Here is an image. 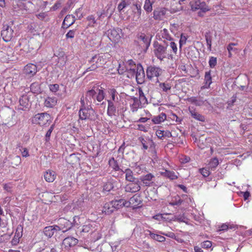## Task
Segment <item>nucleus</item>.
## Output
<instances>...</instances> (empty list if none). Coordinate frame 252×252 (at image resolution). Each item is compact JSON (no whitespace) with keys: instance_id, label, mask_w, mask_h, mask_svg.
<instances>
[{"instance_id":"59","label":"nucleus","mask_w":252,"mask_h":252,"mask_svg":"<svg viewBox=\"0 0 252 252\" xmlns=\"http://www.w3.org/2000/svg\"><path fill=\"white\" fill-rule=\"evenodd\" d=\"M76 32V30H69L66 34L65 37L66 38H74Z\"/></svg>"},{"instance_id":"38","label":"nucleus","mask_w":252,"mask_h":252,"mask_svg":"<svg viewBox=\"0 0 252 252\" xmlns=\"http://www.w3.org/2000/svg\"><path fill=\"white\" fill-rule=\"evenodd\" d=\"M138 40L142 41L145 45L146 48H148L150 44V39L145 34L141 33L138 37Z\"/></svg>"},{"instance_id":"13","label":"nucleus","mask_w":252,"mask_h":252,"mask_svg":"<svg viewBox=\"0 0 252 252\" xmlns=\"http://www.w3.org/2000/svg\"><path fill=\"white\" fill-rule=\"evenodd\" d=\"M78 243V239L73 237H67L64 239L62 243V247L66 250H69Z\"/></svg>"},{"instance_id":"44","label":"nucleus","mask_w":252,"mask_h":252,"mask_svg":"<svg viewBox=\"0 0 252 252\" xmlns=\"http://www.w3.org/2000/svg\"><path fill=\"white\" fill-rule=\"evenodd\" d=\"M238 44L237 43H230L227 46V50L228 52V57L231 58L232 57V52H236L237 51V48H234V46H237Z\"/></svg>"},{"instance_id":"14","label":"nucleus","mask_w":252,"mask_h":252,"mask_svg":"<svg viewBox=\"0 0 252 252\" xmlns=\"http://www.w3.org/2000/svg\"><path fill=\"white\" fill-rule=\"evenodd\" d=\"M134 77H135L136 81L139 84H142L145 81L144 71L142 66L140 63L137 64V70Z\"/></svg>"},{"instance_id":"36","label":"nucleus","mask_w":252,"mask_h":252,"mask_svg":"<svg viewBox=\"0 0 252 252\" xmlns=\"http://www.w3.org/2000/svg\"><path fill=\"white\" fill-rule=\"evenodd\" d=\"M32 1L36 5L37 10L44 9L47 4V1L42 0H32Z\"/></svg>"},{"instance_id":"53","label":"nucleus","mask_w":252,"mask_h":252,"mask_svg":"<svg viewBox=\"0 0 252 252\" xmlns=\"http://www.w3.org/2000/svg\"><path fill=\"white\" fill-rule=\"evenodd\" d=\"M199 172L203 175V177H206L209 176L210 172L206 168H203L199 169Z\"/></svg>"},{"instance_id":"29","label":"nucleus","mask_w":252,"mask_h":252,"mask_svg":"<svg viewBox=\"0 0 252 252\" xmlns=\"http://www.w3.org/2000/svg\"><path fill=\"white\" fill-rule=\"evenodd\" d=\"M44 177L46 182H53L56 178V174L54 171L48 170L44 173Z\"/></svg>"},{"instance_id":"39","label":"nucleus","mask_w":252,"mask_h":252,"mask_svg":"<svg viewBox=\"0 0 252 252\" xmlns=\"http://www.w3.org/2000/svg\"><path fill=\"white\" fill-rule=\"evenodd\" d=\"M182 202L183 200L181 199L180 197L178 195H176L172 197L169 204L171 206H179L181 205Z\"/></svg>"},{"instance_id":"3","label":"nucleus","mask_w":252,"mask_h":252,"mask_svg":"<svg viewBox=\"0 0 252 252\" xmlns=\"http://www.w3.org/2000/svg\"><path fill=\"white\" fill-rule=\"evenodd\" d=\"M104 98V93L102 88L94 87L86 93L84 99L88 105H92L93 104L98 105Z\"/></svg>"},{"instance_id":"54","label":"nucleus","mask_w":252,"mask_h":252,"mask_svg":"<svg viewBox=\"0 0 252 252\" xmlns=\"http://www.w3.org/2000/svg\"><path fill=\"white\" fill-rule=\"evenodd\" d=\"M50 91L53 93H56L59 89V85L57 84H51L49 86Z\"/></svg>"},{"instance_id":"33","label":"nucleus","mask_w":252,"mask_h":252,"mask_svg":"<svg viewBox=\"0 0 252 252\" xmlns=\"http://www.w3.org/2000/svg\"><path fill=\"white\" fill-rule=\"evenodd\" d=\"M189 111L191 115V116L195 119L204 122L205 121V117L204 116L201 114L197 113L195 111V110L193 109L189 108Z\"/></svg>"},{"instance_id":"28","label":"nucleus","mask_w":252,"mask_h":252,"mask_svg":"<svg viewBox=\"0 0 252 252\" xmlns=\"http://www.w3.org/2000/svg\"><path fill=\"white\" fill-rule=\"evenodd\" d=\"M145 235H150L152 239L160 242H164L165 240V238L164 236L152 233L149 230L145 231Z\"/></svg>"},{"instance_id":"61","label":"nucleus","mask_w":252,"mask_h":252,"mask_svg":"<svg viewBox=\"0 0 252 252\" xmlns=\"http://www.w3.org/2000/svg\"><path fill=\"white\" fill-rule=\"evenodd\" d=\"M20 151L23 157L27 158L29 156V151L26 148L21 147Z\"/></svg>"},{"instance_id":"27","label":"nucleus","mask_w":252,"mask_h":252,"mask_svg":"<svg viewBox=\"0 0 252 252\" xmlns=\"http://www.w3.org/2000/svg\"><path fill=\"white\" fill-rule=\"evenodd\" d=\"M154 178V176L152 174L149 173L146 175L141 176L140 179L146 186L149 187L152 183V180Z\"/></svg>"},{"instance_id":"43","label":"nucleus","mask_w":252,"mask_h":252,"mask_svg":"<svg viewBox=\"0 0 252 252\" xmlns=\"http://www.w3.org/2000/svg\"><path fill=\"white\" fill-rule=\"evenodd\" d=\"M31 91L34 94H38L40 92V87L39 83L34 82L30 86Z\"/></svg>"},{"instance_id":"8","label":"nucleus","mask_w":252,"mask_h":252,"mask_svg":"<svg viewBox=\"0 0 252 252\" xmlns=\"http://www.w3.org/2000/svg\"><path fill=\"white\" fill-rule=\"evenodd\" d=\"M51 119V116L47 113H41L36 114L33 118V123L38 124L41 126H45L47 124H49Z\"/></svg>"},{"instance_id":"42","label":"nucleus","mask_w":252,"mask_h":252,"mask_svg":"<svg viewBox=\"0 0 252 252\" xmlns=\"http://www.w3.org/2000/svg\"><path fill=\"white\" fill-rule=\"evenodd\" d=\"M109 164L110 166L114 170H115L116 171H121V170H123L122 169L120 168L117 161L115 160L113 158L109 160Z\"/></svg>"},{"instance_id":"50","label":"nucleus","mask_w":252,"mask_h":252,"mask_svg":"<svg viewBox=\"0 0 252 252\" xmlns=\"http://www.w3.org/2000/svg\"><path fill=\"white\" fill-rule=\"evenodd\" d=\"M159 86L163 92H167L168 91L171 89V86L168 83H160L159 84Z\"/></svg>"},{"instance_id":"23","label":"nucleus","mask_w":252,"mask_h":252,"mask_svg":"<svg viewBox=\"0 0 252 252\" xmlns=\"http://www.w3.org/2000/svg\"><path fill=\"white\" fill-rule=\"evenodd\" d=\"M75 16L67 15L63 22L62 27L64 28H68L75 23Z\"/></svg>"},{"instance_id":"10","label":"nucleus","mask_w":252,"mask_h":252,"mask_svg":"<svg viewBox=\"0 0 252 252\" xmlns=\"http://www.w3.org/2000/svg\"><path fill=\"white\" fill-rule=\"evenodd\" d=\"M14 31L7 25H3L1 32V36L5 42L10 41L13 37Z\"/></svg>"},{"instance_id":"31","label":"nucleus","mask_w":252,"mask_h":252,"mask_svg":"<svg viewBox=\"0 0 252 252\" xmlns=\"http://www.w3.org/2000/svg\"><path fill=\"white\" fill-rule=\"evenodd\" d=\"M111 202L114 211L119 209L124 206H126V201L124 199L112 200Z\"/></svg>"},{"instance_id":"1","label":"nucleus","mask_w":252,"mask_h":252,"mask_svg":"<svg viewBox=\"0 0 252 252\" xmlns=\"http://www.w3.org/2000/svg\"><path fill=\"white\" fill-rule=\"evenodd\" d=\"M108 97L107 99L108 107L107 113L109 116L113 117L116 114H121L126 110V104L114 88H109L107 90Z\"/></svg>"},{"instance_id":"7","label":"nucleus","mask_w":252,"mask_h":252,"mask_svg":"<svg viewBox=\"0 0 252 252\" xmlns=\"http://www.w3.org/2000/svg\"><path fill=\"white\" fill-rule=\"evenodd\" d=\"M162 73V69L155 66H150L147 67L146 70V75L147 78L150 80H154L156 82H158V77Z\"/></svg>"},{"instance_id":"18","label":"nucleus","mask_w":252,"mask_h":252,"mask_svg":"<svg viewBox=\"0 0 252 252\" xmlns=\"http://www.w3.org/2000/svg\"><path fill=\"white\" fill-rule=\"evenodd\" d=\"M140 197L136 194L131 197L128 201H126V207H137L141 203Z\"/></svg>"},{"instance_id":"22","label":"nucleus","mask_w":252,"mask_h":252,"mask_svg":"<svg viewBox=\"0 0 252 252\" xmlns=\"http://www.w3.org/2000/svg\"><path fill=\"white\" fill-rule=\"evenodd\" d=\"M58 99L55 96H47L44 99V105L47 108H53L57 103Z\"/></svg>"},{"instance_id":"15","label":"nucleus","mask_w":252,"mask_h":252,"mask_svg":"<svg viewBox=\"0 0 252 252\" xmlns=\"http://www.w3.org/2000/svg\"><path fill=\"white\" fill-rule=\"evenodd\" d=\"M138 141L142 144V149L146 150L149 148H152L154 146L153 140L148 136H140L138 138Z\"/></svg>"},{"instance_id":"58","label":"nucleus","mask_w":252,"mask_h":252,"mask_svg":"<svg viewBox=\"0 0 252 252\" xmlns=\"http://www.w3.org/2000/svg\"><path fill=\"white\" fill-rule=\"evenodd\" d=\"M144 168L145 167L143 165H137V164H136L135 165V170L137 173L138 174H141L143 170L144 169Z\"/></svg>"},{"instance_id":"2","label":"nucleus","mask_w":252,"mask_h":252,"mask_svg":"<svg viewBox=\"0 0 252 252\" xmlns=\"http://www.w3.org/2000/svg\"><path fill=\"white\" fill-rule=\"evenodd\" d=\"M110 58V55L107 53L94 56L88 61V65L90 66L86 69L84 74L88 71H94L97 68H105V65L108 62Z\"/></svg>"},{"instance_id":"57","label":"nucleus","mask_w":252,"mask_h":252,"mask_svg":"<svg viewBox=\"0 0 252 252\" xmlns=\"http://www.w3.org/2000/svg\"><path fill=\"white\" fill-rule=\"evenodd\" d=\"M92 226L90 224L84 225L83 226L82 232L87 233L92 231Z\"/></svg>"},{"instance_id":"12","label":"nucleus","mask_w":252,"mask_h":252,"mask_svg":"<svg viewBox=\"0 0 252 252\" xmlns=\"http://www.w3.org/2000/svg\"><path fill=\"white\" fill-rule=\"evenodd\" d=\"M108 37L113 42H118L121 39V30L111 29L108 31Z\"/></svg>"},{"instance_id":"20","label":"nucleus","mask_w":252,"mask_h":252,"mask_svg":"<svg viewBox=\"0 0 252 252\" xmlns=\"http://www.w3.org/2000/svg\"><path fill=\"white\" fill-rule=\"evenodd\" d=\"M166 13L164 8H158L155 9L153 12V18L156 20H161Z\"/></svg>"},{"instance_id":"26","label":"nucleus","mask_w":252,"mask_h":252,"mask_svg":"<svg viewBox=\"0 0 252 252\" xmlns=\"http://www.w3.org/2000/svg\"><path fill=\"white\" fill-rule=\"evenodd\" d=\"M131 99L132 100L133 102L130 104V110L132 112H136L138 109L140 107L141 102L138 99V97L135 96H131Z\"/></svg>"},{"instance_id":"34","label":"nucleus","mask_w":252,"mask_h":252,"mask_svg":"<svg viewBox=\"0 0 252 252\" xmlns=\"http://www.w3.org/2000/svg\"><path fill=\"white\" fill-rule=\"evenodd\" d=\"M114 211V210L111 201L104 204L102 209L103 213H104L105 214L109 215Z\"/></svg>"},{"instance_id":"35","label":"nucleus","mask_w":252,"mask_h":252,"mask_svg":"<svg viewBox=\"0 0 252 252\" xmlns=\"http://www.w3.org/2000/svg\"><path fill=\"white\" fill-rule=\"evenodd\" d=\"M133 5L135 6V8L133 9L135 15L134 17L136 18L135 21H138L140 19L141 15L142 10L141 5L138 3L134 4Z\"/></svg>"},{"instance_id":"4","label":"nucleus","mask_w":252,"mask_h":252,"mask_svg":"<svg viewBox=\"0 0 252 252\" xmlns=\"http://www.w3.org/2000/svg\"><path fill=\"white\" fill-rule=\"evenodd\" d=\"M80 102L81 105L79 111V119L94 121L97 118V115L91 105H88V103L85 102L84 96L81 97Z\"/></svg>"},{"instance_id":"46","label":"nucleus","mask_w":252,"mask_h":252,"mask_svg":"<svg viewBox=\"0 0 252 252\" xmlns=\"http://www.w3.org/2000/svg\"><path fill=\"white\" fill-rule=\"evenodd\" d=\"M139 98L140 102L141 103L146 104L147 103V99L146 98L142 90L139 88L138 89Z\"/></svg>"},{"instance_id":"52","label":"nucleus","mask_w":252,"mask_h":252,"mask_svg":"<svg viewBox=\"0 0 252 252\" xmlns=\"http://www.w3.org/2000/svg\"><path fill=\"white\" fill-rule=\"evenodd\" d=\"M82 8L83 7L82 6L77 9L74 13L75 16L78 19H81L83 17V13L82 12Z\"/></svg>"},{"instance_id":"32","label":"nucleus","mask_w":252,"mask_h":252,"mask_svg":"<svg viewBox=\"0 0 252 252\" xmlns=\"http://www.w3.org/2000/svg\"><path fill=\"white\" fill-rule=\"evenodd\" d=\"M121 171L126 174V180L130 182H134L135 177L133 176V172L129 168H126L125 170H121Z\"/></svg>"},{"instance_id":"19","label":"nucleus","mask_w":252,"mask_h":252,"mask_svg":"<svg viewBox=\"0 0 252 252\" xmlns=\"http://www.w3.org/2000/svg\"><path fill=\"white\" fill-rule=\"evenodd\" d=\"M29 97L27 95H23L19 99V110L25 111L29 108Z\"/></svg>"},{"instance_id":"5","label":"nucleus","mask_w":252,"mask_h":252,"mask_svg":"<svg viewBox=\"0 0 252 252\" xmlns=\"http://www.w3.org/2000/svg\"><path fill=\"white\" fill-rule=\"evenodd\" d=\"M137 70V65L131 60H128L125 66L124 65L119 64L118 71L119 74L126 73V76L129 78L134 77Z\"/></svg>"},{"instance_id":"16","label":"nucleus","mask_w":252,"mask_h":252,"mask_svg":"<svg viewBox=\"0 0 252 252\" xmlns=\"http://www.w3.org/2000/svg\"><path fill=\"white\" fill-rule=\"evenodd\" d=\"M125 191L127 192L135 193L139 191L141 189L140 182L137 181L126 185L125 188Z\"/></svg>"},{"instance_id":"11","label":"nucleus","mask_w":252,"mask_h":252,"mask_svg":"<svg viewBox=\"0 0 252 252\" xmlns=\"http://www.w3.org/2000/svg\"><path fill=\"white\" fill-rule=\"evenodd\" d=\"M58 231H62L65 232L72 227V223L71 221L66 219L61 218L58 220Z\"/></svg>"},{"instance_id":"40","label":"nucleus","mask_w":252,"mask_h":252,"mask_svg":"<svg viewBox=\"0 0 252 252\" xmlns=\"http://www.w3.org/2000/svg\"><path fill=\"white\" fill-rule=\"evenodd\" d=\"M154 1H151V0H145L143 8L144 10L148 13L151 12L153 10V4Z\"/></svg>"},{"instance_id":"56","label":"nucleus","mask_w":252,"mask_h":252,"mask_svg":"<svg viewBox=\"0 0 252 252\" xmlns=\"http://www.w3.org/2000/svg\"><path fill=\"white\" fill-rule=\"evenodd\" d=\"M187 37L183 34L181 35L180 39L179 40V48L181 49L182 46L186 44L187 41Z\"/></svg>"},{"instance_id":"30","label":"nucleus","mask_w":252,"mask_h":252,"mask_svg":"<svg viewBox=\"0 0 252 252\" xmlns=\"http://www.w3.org/2000/svg\"><path fill=\"white\" fill-rule=\"evenodd\" d=\"M188 101L196 106H200L204 105L206 100H204L202 97H191L188 98Z\"/></svg>"},{"instance_id":"55","label":"nucleus","mask_w":252,"mask_h":252,"mask_svg":"<svg viewBox=\"0 0 252 252\" xmlns=\"http://www.w3.org/2000/svg\"><path fill=\"white\" fill-rule=\"evenodd\" d=\"M54 125H52L50 128L48 129V130L47 131L46 135H45V141H48L50 139V137L51 134V133L54 129Z\"/></svg>"},{"instance_id":"45","label":"nucleus","mask_w":252,"mask_h":252,"mask_svg":"<svg viewBox=\"0 0 252 252\" xmlns=\"http://www.w3.org/2000/svg\"><path fill=\"white\" fill-rule=\"evenodd\" d=\"M162 174L167 178L171 180H175L178 178V176L175 174L174 171L166 170Z\"/></svg>"},{"instance_id":"48","label":"nucleus","mask_w":252,"mask_h":252,"mask_svg":"<svg viewBox=\"0 0 252 252\" xmlns=\"http://www.w3.org/2000/svg\"><path fill=\"white\" fill-rule=\"evenodd\" d=\"M219 164V160L217 158H213L209 163V167L212 170H214Z\"/></svg>"},{"instance_id":"9","label":"nucleus","mask_w":252,"mask_h":252,"mask_svg":"<svg viewBox=\"0 0 252 252\" xmlns=\"http://www.w3.org/2000/svg\"><path fill=\"white\" fill-rule=\"evenodd\" d=\"M190 5L191 9L193 11L200 9L201 12L205 13L210 10L206 2L205 1H201L200 0H192L190 1Z\"/></svg>"},{"instance_id":"60","label":"nucleus","mask_w":252,"mask_h":252,"mask_svg":"<svg viewBox=\"0 0 252 252\" xmlns=\"http://www.w3.org/2000/svg\"><path fill=\"white\" fill-rule=\"evenodd\" d=\"M127 5L126 2L124 0L118 4V9L120 12H121Z\"/></svg>"},{"instance_id":"47","label":"nucleus","mask_w":252,"mask_h":252,"mask_svg":"<svg viewBox=\"0 0 252 252\" xmlns=\"http://www.w3.org/2000/svg\"><path fill=\"white\" fill-rule=\"evenodd\" d=\"M161 35L163 38H165L166 40L169 41H171L172 40L168 30L166 29H164L161 31Z\"/></svg>"},{"instance_id":"62","label":"nucleus","mask_w":252,"mask_h":252,"mask_svg":"<svg viewBox=\"0 0 252 252\" xmlns=\"http://www.w3.org/2000/svg\"><path fill=\"white\" fill-rule=\"evenodd\" d=\"M171 48L172 49V51L174 54H177L178 48L177 44L173 41H171L169 44Z\"/></svg>"},{"instance_id":"24","label":"nucleus","mask_w":252,"mask_h":252,"mask_svg":"<svg viewBox=\"0 0 252 252\" xmlns=\"http://www.w3.org/2000/svg\"><path fill=\"white\" fill-rule=\"evenodd\" d=\"M58 229L57 225L48 226L44 228L43 232L47 237L51 238L55 232L59 231Z\"/></svg>"},{"instance_id":"6","label":"nucleus","mask_w":252,"mask_h":252,"mask_svg":"<svg viewBox=\"0 0 252 252\" xmlns=\"http://www.w3.org/2000/svg\"><path fill=\"white\" fill-rule=\"evenodd\" d=\"M154 52L155 56L160 61H163L167 56V46L161 45L158 41L153 44Z\"/></svg>"},{"instance_id":"51","label":"nucleus","mask_w":252,"mask_h":252,"mask_svg":"<svg viewBox=\"0 0 252 252\" xmlns=\"http://www.w3.org/2000/svg\"><path fill=\"white\" fill-rule=\"evenodd\" d=\"M217 58L211 57L209 61V66L211 68H214L217 64Z\"/></svg>"},{"instance_id":"17","label":"nucleus","mask_w":252,"mask_h":252,"mask_svg":"<svg viewBox=\"0 0 252 252\" xmlns=\"http://www.w3.org/2000/svg\"><path fill=\"white\" fill-rule=\"evenodd\" d=\"M37 71V66L33 63L27 64L24 69V73L29 77L33 76Z\"/></svg>"},{"instance_id":"49","label":"nucleus","mask_w":252,"mask_h":252,"mask_svg":"<svg viewBox=\"0 0 252 252\" xmlns=\"http://www.w3.org/2000/svg\"><path fill=\"white\" fill-rule=\"evenodd\" d=\"M87 20L89 21L88 26L91 27H94V24L96 23V21L95 19L94 16L90 15L87 17Z\"/></svg>"},{"instance_id":"37","label":"nucleus","mask_w":252,"mask_h":252,"mask_svg":"<svg viewBox=\"0 0 252 252\" xmlns=\"http://www.w3.org/2000/svg\"><path fill=\"white\" fill-rule=\"evenodd\" d=\"M205 38L208 46V49L209 51H211L212 36L211 32L210 31H208L205 33Z\"/></svg>"},{"instance_id":"64","label":"nucleus","mask_w":252,"mask_h":252,"mask_svg":"<svg viewBox=\"0 0 252 252\" xmlns=\"http://www.w3.org/2000/svg\"><path fill=\"white\" fill-rule=\"evenodd\" d=\"M212 246V242L210 241H206L202 243V247L204 248H209Z\"/></svg>"},{"instance_id":"25","label":"nucleus","mask_w":252,"mask_h":252,"mask_svg":"<svg viewBox=\"0 0 252 252\" xmlns=\"http://www.w3.org/2000/svg\"><path fill=\"white\" fill-rule=\"evenodd\" d=\"M22 230L23 228L21 225L18 226L15 235L11 241L12 245H16L19 242L20 239L22 236Z\"/></svg>"},{"instance_id":"63","label":"nucleus","mask_w":252,"mask_h":252,"mask_svg":"<svg viewBox=\"0 0 252 252\" xmlns=\"http://www.w3.org/2000/svg\"><path fill=\"white\" fill-rule=\"evenodd\" d=\"M47 15L46 12H42L37 14L36 17L40 20H43L46 17Z\"/></svg>"},{"instance_id":"41","label":"nucleus","mask_w":252,"mask_h":252,"mask_svg":"<svg viewBox=\"0 0 252 252\" xmlns=\"http://www.w3.org/2000/svg\"><path fill=\"white\" fill-rule=\"evenodd\" d=\"M166 119V115L163 113H161L157 117L153 119V122L156 124H158L163 122Z\"/></svg>"},{"instance_id":"21","label":"nucleus","mask_w":252,"mask_h":252,"mask_svg":"<svg viewBox=\"0 0 252 252\" xmlns=\"http://www.w3.org/2000/svg\"><path fill=\"white\" fill-rule=\"evenodd\" d=\"M212 83V76L211 75V70L205 72L204 85L201 87V90L209 89L210 87V85Z\"/></svg>"}]
</instances>
